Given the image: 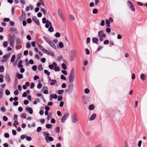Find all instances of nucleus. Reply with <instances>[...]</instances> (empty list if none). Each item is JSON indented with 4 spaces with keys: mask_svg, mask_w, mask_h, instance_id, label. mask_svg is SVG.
Returning <instances> with one entry per match:
<instances>
[{
    "mask_svg": "<svg viewBox=\"0 0 147 147\" xmlns=\"http://www.w3.org/2000/svg\"><path fill=\"white\" fill-rule=\"evenodd\" d=\"M15 58L16 56L15 55H12L11 59V62H13L14 61Z\"/></svg>",
    "mask_w": 147,
    "mask_h": 147,
    "instance_id": "nucleus-32",
    "label": "nucleus"
},
{
    "mask_svg": "<svg viewBox=\"0 0 147 147\" xmlns=\"http://www.w3.org/2000/svg\"><path fill=\"white\" fill-rule=\"evenodd\" d=\"M98 41V39L96 38H93L92 39V41L94 43L97 44Z\"/></svg>",
    "mask_w": 147,
    "mask_h": 147,
    "instance_id": "nucleus-24",
    "label": "nucleus"
},
{
    "mask_svg": "<svg viewBox=\"0 0 147 147\" xmlns=\"http://www.w3.org/2000/svg\"><path fill=\"white\" fill-rule=\"evenodd\" d=\"M47 22V20L45 18H44L42 19V23L43 24H45Z\"/></svg>",
    "mask_w": 147,
    "mask_h": 147,
    "instance_id": "nucleus-41",
    "label": "nucleus"
},
{
    "mask_svg": "<svg viewBox=\"0 0 147 147\" xmlns=\"http://www.w3.org/2000/svg\"><path fill=\"white\" fill-rule=\"evenodd\" d=\"M105 22L107 26L109 27L110 26V25L109 24L110 23V22L108 20H105Z\"/></svg>",
    "mask_w": 147,
    "mask_h": 147,
    "instance_id": "nucleus-43",
    "label": "nucleus"
},
{
    "mask_svg": "<svg viewBox=\"0 0 147 147\" xmlns=\"http://www.w3.org/2000/svg\"><path fill=\"white\" fill-rule=\"evenodd\" d=\"M94 107L93 105H90L88 107V109L90 110H92L94 109Z\"/></svg>",
    "mask_w": 147,
    "mask_h": 147,
    "instance_id": "nucleus-30",
    "label": "nucleus"
},
{
    "mask_svg": "<svg viewBox=\"0 0 147 147\" xmlns=\"http://www.w3.org/2000/svg\"><path fill=\"white\" fill-rule=\"evenodd\" d=\"M40 11L44 14L45 15L47 14L46 11L44 9L41 8V9Z\"/></svg>",
    "mask_w": 147,
    "mask_h": 147,
    "instance_id": "nucleus-39",
    "label": "nucleus"
},
{
    "mask_svg": "<svg viewBox=\"0 0 147 147\" xmlns=\"http://www.w3.org/2000/svg\"><path fill=\"white\" fill-rule=\"evenodd\" d=\"M51 82L50 83V84L51 85H54L57 82V81L56 80H51Z\"/></svg>",
    "mask_w": 147,
    "mask_h": 147,
    "instance_id": "nucleus-21",
    "label": "nucleus"
},
{
    "mask_svg": "<svg viewBox=\"0 0 147 147\" xmlns=\"http://www.w3.org/2000/svg\"><path fill=\"white\" fill-rule=\"evenodd\" d=\"M61 67L64 70H66L67 68V66L64 63H63L61 64Z\"/></svg>",
    "mask_w": 147,
    "mask_h": 147,
    "instance_id": "nucleus-33",
    "label": "nucleus"
},
{
    "mask_svg": "<svg viewBox=\"0 0 147 147\" xmlns=\"http://www.w3.org/2000/svg\"><path fill=\"white\" fill-rule=\"evenodd\" d=\"M38 69L40 71L42 70V66L41 65H40L38 67Z\"/></svg>",
    "mask_w": 147,
    "mask_h": 147,
    "instance_id": "nucleus-58",
    "label": "nucleus"
},
{
    "mask_svg": "<svg viewBox=\"0 0 147 147\" xmlns=\"http://www.w3.org/2000/svg\"><path fill=\"white\" fill-rule=\"evenodd\" d=\"M96 117V115L95 114H92L89 120L90 121H92Z\"/></svg>",
    "mask_w": 147,
    "mask_h": 147,
    "instance_id": "nucleus-18",
    "label": "nucleus"
},
{
    "mask_svg": "<svg viewBox=\"0 0 147 147\" xmlns=\"http://www.w3.org/2000/svg\"><path fill=\"white\" fill-rule=\"evenodd\" d=\"M61 80H66V77L63 75H61Z\"/></svg>",
    "mask_w": 147,
    "mask_h": 147,
    "instance_id": "nucleus-52",
    "label": "nucleus"
},
{
    "mask_svg": "<svg viewBox=\"0 0 147 147\" xmlns=\"http://www.w3.org/2000/svg\"><path fill=\"white\" fill-rule=\"evenodd\" d=\"M57 47L58 48H62L63 47V44L61 42H60L57 45Z\"/></svg>",
    "mask_w": 147,
    "mask_h": 147,
    "instance_id": "nucleus-19",
    "label": "nucleus"
},
{
    "mask_svg": "<svg viewBox=\"0 0 147 147\" xmlns=\"http://www.w3.org/2000/svg\"><path fill=\"white\" fill-rule=\"evenodd\" d=\"M32 20L38 26H39L40 25L39 20L37 18L36 16H33L32 18Z\"/></svg>",
    "mask_w": 147,
    "mask_h": 147,
    "instance_id": "nucleus-6",
    "label": "nucleus"
},
{
    "mask_svg": "<svg viewBox=\"0 0 147 147\" xmlns=\"http://www.w3.org/2000/svg\"><path fill=\"white\" fill-rule=\"evenodd\" d=\"M43 38L48 44L51 41L48 38L45 36H43Z\"/></svg>",
    "mask_w": 147,
    "mask_h": 147,
    "instance_id": "nucleus-20",
    "label": "nucleus"
},
{
    "mask_svg": "<svg viewBox=\"0 0 147 147\" xmlns=\"http://www.w3.org/2000/svg\"><path fill=\"white\" fill-rule=\"evenodd\" d=\"M60 127L59 126H58L56 127L55 130V131L56 133H57V134H59L60 132Z\"/></svg>",
    "mask_w": 147,
    "mask_h": 147,
    "instance_id": "nucleus-28",
    "label": "nucleus"
},
{
    "mask_svg": "<svg viewBox=\"0 0 147 147\" xmlns=\"http://www.w3.org/2000/svg\"><path fill=\"white\" fill-rule=\"evenodd\" d=\"M26 114L25 113H23L21 115V117L22 118L26 119Z\"/></svg>",
    "mask_w": 147,
    "mask_h": 147,
    "instance_id": "nucleus-40",
    "label": "nucleus"
},
{
    "mask_svg": "<svg viewBox=\"0 0 147 147\" xmlns=\"http://www.w3.org/2000/svg\"><path fill=\"white\" fill-rule=\"evenodd\" d=\"M42 130V128L40 127H38L37 129V131L38 132H40Z\"/></svg>",
    "mask_w": 147,
    "mask_h": 147,
    "instance_id": "nucleus-61",
    "label": "nucleus"
},
{
    "mask_svg": "<svg viewBox=\"0 0 147 147\" xmlns=\"http://www.w3.org/2000/svg\"><path fill=\"white\" fill-rule=\"evenodd\" d=\"M4 70V67L3 65L0 66V72L3 73Z\"/></svg>",
    "mask_w": 147,
    "mask_h": 147,
    "instance_id": "nucleus-29",
    "label": "nucleus"
},
{
    "mask_svg": "<svg viewBox=\"0 0 147 147\" xmlns=\"http://www.w3.org/2000/svg\"><path fill=\"white\" fill-rule=\"evenodd\" d=\"M34 86H35V84H34V83L32 82L31 84L30 88H31L32 89L34 87Z\"/></svg>",
    "mask_w": 147,
    "mask_h": 147,
    "instance_id": "nucleus-63",
    "label": "nucleus"
},
{
    "mask_svg": "<svg viewBox=\"0 0 147 147\" xmlns=\"http://www.w3.org/2000/svg\"><path fill=\"white\" fill-rule=\"evenodd\" d=\"M3 75H0V82L1 83H2L3 82Z\"/></svg>",
    "mask_w": 147,
    "mask_h": 147,
    "instance_id": "nucleus-47",
    "label": "nucleus"
},
{
    "mask_svg": "<svg viewBox=\"0 0 147 147\" xmlns=\"http://www.w3.org/2000/svg\"><path fill=\"white\" fill-rule=\"evenodd\" d=\"M98 13V10L96 9H94L92 10V13L93 14H96Z\"/></svg>",
    "mask_w": 147,
    "mask_h": 147,
    "instance_id": "nucleus-44",
    "label": "nucleus"
},
{
    "mask_svg": "<svg viewBox=\"0 0 147 147\" xmlns=\"http://www.w3.org/2000/svg\"><path fill=\"white\" fill-rule=\"evenodd\" d=\"M55 36L56 37H59L60 36V34L58 32H57L56 33V34H55Z\"/></svg>",
    "mask_w": 147,
    "mask_h": 147,
    "instance_id": "nucleus-46",
    "label": "nucleus"
},
{
    "mask_svg": "<svg viewBox=\"0 0 147 147\" xmlns=\"http://www.w3.org/2000/svg\"><path fill=\"white\" fill-rule=\"evenodd\" d=\"M3 45L4 47H6L8 45V42L7 41L4 42L3 43Z\"/></svg>",
    "mask_w": 147,
    "mask_h": 147,
    "instance_id": "nucleus-36",
    "label": "nucleus"
},
{
    "mask_svg": "<svg viewBox=\"0 0 147 147\" xmlns=\"http://www.w3.org/2000/svg\"><path fill=\"white\" fill-rule=\"evenodd\" d=\"M14 94L16 95H17L19 94V91H18L17 90H16L14 92Z\"/></svg>",
    "mask_w": 147,
    "mask_h": 147,
    "instance_id": "nucleus-64",
    "label": "nucleus"
},
{
    "mask_svg": "<svg viewBox=\"0 0 147 147\" xmlns=\"http://www.w3.org/2000/svg\"><path fill=\"white\" fill-rule=\"evenodd\" d=\"M26 47L27 48H30L31 46H30V44L28 42L27 43L26 45Z\"/></svg>",
    "mask_w": 147,
    "mask_h": 147,
    "instance_id": "nucleus-62",
    "label": "nucleus"
},
{
    "mask_svg": "<svg viewBox=\"0 0 147 147\" xmlns=\"http://www.w3.org/2000/svg\"><path fill=\"white\" fill-rule=\"evenodd\" d=\"M64 92V91L63 90H61L58 91V93L59 94H62Z\"/></svg>",
    "mask_w": 147,
    "mask_h": 147,
    "instance_id": "nucleus-54",
    "label": "nucleus"
},
{
    "mask_svg": "<svg viewBox=\"0 0 147 147\" xmlns=\"http://www.w3.org/2000/svg\"><path fill=\"white\" fill-rule=\"evenodd\" d=\"M15 35L13 34L12 36H10L8 37V41L9 44L10 46L11 47L13 46L15 40Z\"/></svg>",
    "mask_w": 147,
    "mask_h": 147,
    "instance_id": "nucleus-2",
    "label": "nucleus"
},
{
    "mask_svg": "<svg viewBox=\"0 0 147 147\" xmlns=\"http://www.w3.org/2000/svg\"><path fill=\"white\" fill-rule=\"evenodd\" d=\"M16 75L17 78L19 79L22 78L23 77V75L21 74L17 73Z\"/></svg>",
    "mask_w": 147,
    "mask_h": 147,
    "instance_id": "nucleus-22",
    "label": "nucleus"
},
{
    "mask_svg": "<svg viewBox=\"0 0 147 147\" xmlns=\"http://www.w3.org/2000/svg\"><path fill=\"white\" fill-rule=\"evenodd\" d=\"M27 22L28 24L31 23L32 22L31 19L30 18H28L27 20Z\"/></svg>",
    "mask_w": 147,
    "mask_h": 147,
    "instance_id": "nucleus-59",
    "label": "nucleus"
},
{
    "mask_svg": "<svg viewBox=\"0 0 147 147\" xmlns=\"http://www.w3.org/2000/svg\"><path fill=\"white\" fill-rule=\"evenodd\" d=\"M19 124V122L18 121L16 120L14 121V122L13 125L15 126L16 127H17L16 125H18Z\"/></svg>",
    "mask_w": 147,
    "mask_h": 147,
    "instance_id": "nucleus-38",
    "label": "nucleus"
},
{
    "mask_svg": "<svg viewBox=\"0 0 147 147\" xmlns=\"http://www.w3.org/2000/svg\"><path fill=\"white\" fill-rule=\"evenodd\" d=\"M63 56L61 55L60 56L58 57L57 60L58 61H59L63 59Z\"/></svg>",
    "mask_w": 147,
    "mask_h": 147,
    "instance_id": "nucleus-48",
    "label": "nucleus"
},
{
    "mask_svg": "<svg viewBox=\"0 0 147 147\" xmlns=\"http://www.w3.org/2000/svg\"><path fill=\"white\" fill-rule=\"evenodd\" d=\"M69 114L68 113H65L61 119V122L63 123H64L69 117Z\"/></svg>",
    "mask_w": 147,
    "mask_h": 147,
    "instance_id": "nucleus-3",
    "label": "nucleus"
},
{
    "mask_svg": "<svg viewBox=\"0 0 147 147\" xmlns=\"http://www.w3.org/2000/svg\"><path fill=\"white\" fill-rule=\"evenodd\" d=\"M43 135H46L45 139L46 141H47V139H48V138L50 137V134L49 133H47L46 132H44L43 133Z\"/></svg>",
    "mask_w": 147,
    "mask_h": 147,
    "instance_id": "nucleus-13",
    "label": "nucleus"
},
{
    "mask_svg": "<svg viewBox=\"0 0 147 147\" xmlns=\"http://www.w3.org/2000/svg\"><path fill=\"white\" fill-rule=\"evenodd\" d=\"M71 120L72 122L74 123H75L78 120L76 117V113H74L71 116Z\"/></svg>",
    "mask_w": 147,
    "mask_h": 147,
    "instance_id": "nucleus-4",
    "label": "nucleus"
},
{
    "mask_svg": "<svg viewBox=\"0 0 147 147\" xmlns=\"http://www.w3.org/2000/svg\"><path fill=\"white\" fill-rule=\"evenodd\" d=\"M4 137L6 138H8L9 137V135L7 133H5L4 134Z\"/></svg>",
    "mask_w": 147,
    "mask_h": 147,
    "instance_id": "nucleus-60",
    "label": "nucleus"
},
{
    "mask_svg": "<svg viewBox=\"0 0 147 147\" xmlns=\"http://www.w3.org/2000/svg\"><path fill=\"white\" fill-rule=\"evenodd\" d=\"M11 31L16 34H17L18 33V32L17 31L16 29L15 28H13L12 29Z\"/></svg>",
    "mask_w": 147,
    "mask_h": 147,
    "instance_id": "nucleus-27",
    "label": "nucleus"
},
{
    "mask_svg": "<svg viewBox=\"0 0 147 147\" xmlns=\"http://www.w3.org/2000/svg\"><path fill=\"white\" fill-rule=\"evenodd\" d=\"M61 72L65 75H66L67 74V72L65 70H62L61 71Z\"/></svg>",
    "mask_w": 147,
    "mask_h": 147,
    "instance_id": "nucleus-57",
    "label": "nucleus"
},
{
    "mask_svg": "<svg viewBox=\"0 0 147 147\" xmlns=\"http://www.w3.org/2000/svg\"><path fill=\"white\" fill-rule=\"evenodd\" d=\"M16 45L18 46L22 44V42L20 38H18L16 40Z\"/></svg>",
    "mask_w": 147,
    "mask_h": 147,
    "instance_id": "nucleus-17",
    "label": "nucleus"
},
{
    "mask_svg": "<svg viewBox=\"0 0 147 147\" xmlns=\"http://www.w3.org/2000/svg\"><path fill=\"white\" fill-rule=\"evenodd\" d=\"M3 21L5 22H8L10 21V19L8 18H4Z\"/></svg>",
    "mask_w": 147,
    "mask_h": 147,
    "instance_id": "nucleus-56",
    "label": "nucleus"
},
{
    "mask_svg": "<svg viewBox=\"0 0 147 147\" xmlns=\"http://www.w3.org/2000/svg\"><path fill=\"white\" fill-rule=\"evenodd\" d=\"M5 80L8 83L10 82V78L9 75L8 74H6L5 76Z\"/></svg>",
    "mask_w": 147,
    "mask_h": 147,
    "instance_id": "nucleus-12",
    "label": "nucleus"
},
{
    "mask_svg": "<svg viewBox=\"0 0 147 147\" xmlns=\"http://www.w3.org/2000/svg\"><path fill=\"white\" fill-rule=\"evenodd\" d=\"M22 61L21 60H20V61L18 64V67L20 69L22 68L23 67V65L22 64Z\"/></svg>",
    "mask_w": 147,
    "mask_h": 147,
    "instance_id": "nucleus-15",
    "label": "nucleus"
},
{
    "mask_svg": "<svg viewBox=\"0 0 147 147\" xmlns=\"http://www.w3.org/2000/svg\"><path fill=\"white\" fill-rule=\"evenodd\" d=\"M26 111H28V113L30 114L33 113V110L31 108L27 107L26 108Z\"/></svg>",
    "mask_w": 147,
    "mask_h": 147,
    "instance_id": "nucleus-16",
    "label": "nucleus"
},
{
    "mask_svg": "<svg viewBox=\"0 0 147 147\" xmlns=\"http://www.w3.org/2000/svg\"><path fill=\"white\" fill-rule=\"evenodd\" d=\"M128 6L130 7V9L132 11H135V8L132 4V3L129 1H128L127 2Z\"/></svg>",
    "mask_w": 147,
    "mask_h": 147,
    "instance_id": "nucleus-5",
    "label": "nucleus"
},
{
    "mask_svg": "<svg viewBox=\"0 0 147 147\" xmlns=\"http://www.w3.org/2000/svg\"><path fill=\"white\" fill-rule=\"evenodd\" d=\"M3 90L2 88H0V99L3 98Z\"/></svg>",
    "mask_w": 147,
    "mask_h": 147,
    "instance_id": "nucleus-23",
    "label": "nucleus"
},
{
    "mask_svg": "<svg viewBox=\"0 0 147 147\" xmlns=\"http://www.w3.org/2000/svg\"><path fill=\"white\" fill-rule=\"evenodd\" d=\"M58 13L60 18L62 21H65V18L64 15L63 13H60L59 11H58Z\"/></svg>",
    "mask_w": 147,
    "mask_h": 147,
    "instance_id": "nucleus-11",
    "label": "nucleus"
},
{
    "mask_svg": "<svg viewBox=\"0 0 147 147\" xmlns=\"http://www.w3.org/2000/svg\"><path fill=\"white\" fill-rule=\"evenodd\" d=\"M48 44L51 47H52L54 49H57V47L51 41L50 42V43H49Z\"/></svg>",
    "mask_w": 147,
    "mask_h": 147,
    "instance_id": "nucleus-14",
    "label": "nucleus"
},
{
    "mask_svg": "<svg viewBox=\"0 0 147 147\" xmlns=\"http://www.w3.org/2000/svg\"><path fill=\"white\" fill-rule=\"evenodd\" d=\"M44 73L47 74V75H50V72L49 71H48L47 70H44Z\"/></svg>",
    "mask_w": 147,
    "mask_h": 147,
    "instance_id": "nucleus-42",
    "label": "nucleus"
},
{
    "mask_svg": "<svg viewBox=\"0 0 147 147\" xmlns=\"http://www.w3.org/2000/svg\"><path fill=\"white\" fill-rule=\"evenodd\" d=\"M98 36H102L103 38H104L106 36V34L104 33V32L103 30H100L98 32Z\"/></svg>",
    "mask_w": 147,
    "mask_h": 147,
    "instance_id": "nucleus-8",
    "label": "nucleus"
},
{
    "mask_svg": "<svg viewBox=\"0 0 147 147\" xmlns=\"http://www.w3.org/2000/svg\"><path fill=\"white\" fill-rule=\"evenodd\" d=\"M54 139L52 137H50L47 139V141H46L47 142H48L49 141L51 142L53 141Z\"/></svg>",
    "mask_w": 147,
    "mask_h": 147,
    "instance_id": "nucleus-26",
    "label": "nucleus"
},
{
    "mask_svg": "<svg viewBox=\"0 0 147 147\" xmlns=\"http://www.w3.org/2000/svg\"><path fill=\"white\" fill-rule=\"evenodd\" d=\"M75 78V72L74 69L72 68L70 71L69 75V83H72L74 80Z\"/></svg>",
    "mask_w": 147,
    "mask_h": 147,
    "instance_id": "nucleus-1",
    "label": "nucleus"
},
{
    "mask_svg": "<svg viewBox=\"0 0 147 147\" xmlns=\"http://www.w3.org/2000/svg\"><path fill=\"white\" fill-rule=\"evenodd\" d=\"M146 78L145 75L144 74H142L140 76V78L143 80H145Z\"/></svg>",
    "mask_w": 147,
    "mask_h": 147,
    "instance_id": "nucleus-25",
    "label": "nucleus"
},
{
    "mask_svg": "<svg viewBox=\"0 0 147 147\" xmlns=\"http://www.w3.org/2000/svg\"><path fill=\"white\" fill-rule=\"evenodd\" d=\"M71 57L72 60L75 59L76 57V52L74 50H72L71 51Z\"/></svg>",
    "mask_w": 147,
    "mask_h": 147,
    "instance_id": "nucleus-7",
    "label": "nucleus"
},
{
    "mask_svg": "<svg viewBox=\"0 0 147 147\" xmlns=\"http://www.w3.org/2000/svg\"><path fill=\"white\" fill-rule=\"evenodd\" d=\"M63 99V97L61 96H59L58 97V100L59 101H60L62 100Z\"/></svg>",
    "mask_w": 147,
    "mask_h": 147,
    "instance_id": "nucleus-45",
    "label": "nucleus"
},
{
    "mask_svg": "<svg viewBox=\"0 0 147 147\" xmlns=\"http://www.w3.org/2000/svg\"><path fill=\"white\" fill-rule=\"evenodd\" d=\"M84 92L86 94H88L90 92V90L88 88H86L84 90Z\"/></svg>",
    "mask_w": 147,
    "mask_h": 147,
    "instance_id": "nucleus-49",
    "label": "nucleus"
},
{
    "mask_svg": "<svg viewBox=\"0 0 147 147\" xmlns=\"http://www.w3.org/2000/svg\"><path fill=\"white\" fill-rule=\"evenodd\" d=\"M69 18L70 20H75V17L74 16L71 15L69 16Z\"/></svg>",
    "mask_w": 147,
    "mask_h": 147,
    "instance_id": "nucleus-31",
    "label": "nucleus"
},
{
    "mask_svg": "<svg viewBox=\"0 0 147 147\" xmlns=\"http://www.w3.org/2000/svg\"><path fill=\"white\" fill-rule=\"evenodd\" d=\"M26 139L28 141H30L32 140L31 138L29 136H26Z\"/></svg>",
    "mask_w": 147,
    "mask_h": 147,
    "instance_id": "nucleus-55",
    "label": "nucleus"
},
{
    "mask_svg": "<svg viewBox=\"0 0 147 147\" xmlns=\"http://www.w3.org/2000/svg\"><path fill=\"white\" fill-rule=\"evenodd\" d=\"M68 90H69V92H71L73 90V85L72 83L69 84L68 86Z\"/></svg>",
    "mask_w": 147,
    "mask_h": 147,
    "instance_id": "nucleus-10",
    "label": "nucleus"
},
{
    "mask_svg": "<svg viewBox=\"0 0 147 147\" xmlns=\"http://www.w3.org/2000/svg\"><path fill=\"white\" fill-rule=\"evenodd\" d=\"M48 30L50 32H52L54 31V30L52 26H51L49 28Z\"/></svg>",
    "mask_w": 147,
    "mask_h": 147,
    "instance_id": "nucleus-34",
    "label": "nucleus"
},
{
    "mask_svg": "<svg viewBox=\"0 0 147 147\" xmlns=\"http://www.w3.org/2000/svg\"><path fill=\"white\" fill-rule=\"evenodd\" d=\"M9 57V55L7 54H6L4 55L2 57V59L1 60L2 62L3 63L6 61Z\"/></svg>",
    "mask_w": 147,
    "mask_h": 147,
    "instance_id": "nucleus-9",
    "label": "nucleus"
},
{
    "mask_svg": "<svg viewBox=\"0 0 147 147\" xmlns=\"http://www.w3.org/2000/svg\"><path fill=\"white\" fill-rule=\"evenodd\" d=\"M52 125L50 124H47L46 125V127L47 129H50L51 128Z\"/></svg>",
    "mask_w": 147,
    "mask_h": 147,
    "instance_id": "nucleus-37",
    "label": "nucleus"
},
{
    "mask_svg": "<svg viewBox=\"0 0 147 147\" xmlns=\"http://www.w3.org/2000/svg\"><path fill=\"white\" fill-rule=\"evenodd\" d=\"M32 69L34 71H35L37 69V67L36 65H33L32 67Z\"/></svg>",
    "mask_w": 147,
    "mask_h": 147,
    "instance_id": "nucleus-53",
    "label": "nucleus"
},
{
    "mask_svg": "<svg viewBox=\"0 0 147 147\" xmlns=\"http://www.w3.org/2000/svg\"><path fill=\"white\" fill-rule=\"evenodd\" d=\"M42 84H41L40 82V83H39L37 86V88L38 89H40L42 87Z\"/></svg>",
    "mask_w": 147,
    "mask_h": 147,
    "instance_id": "nucleus-51",
    "label": "nucleus"
},
{
    "mask_svg": "<svg viewBox=\"0 0 147 147\" xmlns=\"http://www.w3.org/2000/svg\"><path fill=\"white\" fill-rule=\"evenodd\" d=\"M5 93L8 96V95H10V92H9V91L8 90H6L5 91Z\"/></svg>",
    "mask_w": 147,
    "mask_h": 147,
    "instance_id": "nucleus-50",
    "label": "nucleus"
},
{
    "mask_svg": "<svg viewBox=\"0 0 147 147\" xmlns=\"http://www.w3.org/2000/svg\"><path fill=\"white\" fill-rule=\"evenodd\" d=\"M54 70L56 71H60V69L59 67L56 66L54 68Z\"/></svg>",
    "mask_w": 147,
    "mask_h": 147,
    "instance_id": "nucleus-35",
    "label": "nucleus"
}]
</instances>
